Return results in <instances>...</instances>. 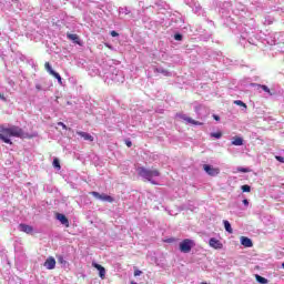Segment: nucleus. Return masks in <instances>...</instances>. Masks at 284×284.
<instances>
[{
  "instance_id": "nucleus-5",
  "label": "nucleus",
  "mask_w": 284,
  "mask_h": 284,
  "mask_svg": "<svg viewBox=\"0 0 284 284\" xmlns=\"http://www.w3.org/2000/svg\"><path fill=\"white\" fill-rule=\"evenodd\" d=\"M203 170L204 172H206V174H209V176H219V174H221V169L214 168L209 164H204Z\"/></svg>"
},
{
  "instance_id": "nucleus-35",
  "label": "nucleus",
  "mask_w": 284,
  "mask_h": 284,
  "mask_svg": "<svg viewBox=\"0 0 284 284\" xmlns=\"http://www.w3.org/2000/svg\"><path fill=\"white\" fill-rule=\"evenodd\" d=\"M164 73V77H170V72L168 71H162Z\"/></svg>"
},
{
  "instance_id": "nucleus-20",
  "label": "nucleus",
  "mask_w": 284,
  "mask_h": 284,
  "mask_svg": "<svg viewBox=\"0 0 284 284\" xmlns=\"http://www.w3.org/2000/svg\"><path fill=\"white\" fill-rule=\"evenodd\" d=\"M260 88L264 91L267 92V94H270V97H272L274 93H272V91L270 90V88L265 84L260 85Z\"/></svg>"
},
{
  "instance_id": "nucleus-32",
  "label": "nucleus",
  "mask_w": 284,
  "mask_h": 284,
  "mask_svg": "<svg viewBox=\"0 0 284 284\" xmlns=\"http://www.w3.org/2000/svg\"><path fill=\"white\" fill-rule=\"evenodd\" d=\"M0 99H1V101H8L7 99H6V95H3V93H0Z\"/></svg>"
},
{
  "instance_id": "nucleus-26",
  "label": "nucleus",
  "mask_w": 284,
  "mask_h": 284,
  "mask_svg": "<svg viewBox=\"0 0 284 284\" xmlns=\"http://www.w3.org/2000/svg\"><path fill=\"white\" fill-rule=\"evenodd\" d=\"M58 125H60V128H62V130H68V125H65V123H63V122H58Z\"/></svg>"
},
{
  "instance_id": "nucleus-38",
  "label": "nucleus",
  "mask_w": 284,
  "mask_h": 284,
  "mask_svg": "<svg viewBox=\"0 0 284 284\" xmlns=\"http://www.w3.org/2000/svg\"><path fill=\"white\" fill-rule=\"evenodd\" d=\"M282 267H283V270H284V262L282 263Z\"/></svg>"
},
{
  "instance_id": "nucleus-4",
  "label": "nucleus",
  "mask_w": 284,
  "mask_h": 284,
  "mask_svg": "<svg viewBox=\"0 0 284 284\" xmlns=\"http://www.w3.org/2000/svg\"><path fill=\"white\" fill-rule=\"evenodd\" d=\"M91 196H94V199H99L100 201H104L106 203H114V197L108 195V194H101L97 191L90 192Z\"/></svg>"
},
{
  "instance_id": "nucleus-37",
  "label": "nucleus",
  "mask_w": 284,
  "mask_h": 284,
  "mask_svg": "<svg viewBox=\"0 0 284 284\" xmlns=\"http://www.w3.org/2000/svg\"><path fill=\"white\" fill-rule=\"evenodd\" d=\"M60 263H63V257H59Z\"/></svg>"
},
{
  "instance_id": "nucleus-1",
  "label": "nucleus",
  "mask_w": 284,
  "mask_h": 284,
  "mask_svg": "<svg viewBox=\"0 0 284 284\" xmlns=\"http://www.w3.org/2000/svg\"><path fill=\"white\" fill-rule=\"evenodd\" d=\"M10 136H16V139H23V129L17 125L10 128L0 125V141H2L3 143H8L9 145H12V140H10Z\"/></svg>"
},
{
  "instance_id": "nucleus-33",
  "label": "nucleus",
  "mask_w": 284,
  "mask_h": 284,
  "mask_svg": "<svg viewBox=\"0 0 284 284\" xmlns=\"http://www.w3.org/2000/svg\"><path fill=\"white\" fill-rule=\"evenodd\" d=\"M36 89H37L38 91L43 90V88L41 87V84H36Z\"/></svg>"
},
{
  "instance_id": "nucleus-39",
  "label": "nucleus",
  "mask_w": 284,
  "mask_h": 284,
  "mask_svg": "<svg viewBox=\"0 0 284 284\" xmlns=\"http://www.w3.org/2000/svg\"><path fill=\"white\" fill-rule=\"evenodd\" d=\"M201 284H207V282H202Z\"/></svg>"
},
{
  "instance_id": "nucleus-11",
  "label": "nucleus",
  "mask_w": 284,
  "mask_h": 284,
  "mask_svg": "<svg viewBox=\"0 0 284 284\" xmlns=\"http://www.w3.org/2000/svg\"><path fill=\"white\" fill-rule=\"evenodd\" d=\"M67 38L73 41V43H77V45H81V39L77 33H67Z\"/></svg>"
},
{
  "instance_id": "nucleus-21",
  "label": "nucleus",
  "mask_w": 284,
  "mask_h": 284,
  "mask_svg": "<svg viewBox=\"0 0 284 284\" xmlns=\"http://www.w3.org/2000/svg\"><path fill=\"white\" fill-rule=\"evenodd\" d=\"M242 192H252V186L244 184L241 186Z\"/></svg>"
},
{
  "instance_id": "nucleus-8",
  "label": "nucleus",
  "mask_w": 284,
  "mask_h": 284,
  "mask_svg": "<svg viewBox=\"0 0 284 284\" xmlns=\"http://www.w3.org/2000/svg\"><path fill=\"white\" fill-rule=\"evenodd\" d=\"M210 247H213V250H223V243H221L215 237H211L209 241Z\"/></svg>"
},
{
  "instance_id": "nucleus-14",
  "label": "nucleus",
  "mask_w": 284,
  "mask_h": 284,
  "mask_svg": "<svg viewBox=\"0 0 284 284\" xmlns=\"http://www.w3.org/2000/svg\"><path fill=\"white\" fill-rule=\"evenodd\" d=\"M19 227L20 231L24 232L26 234H32V232H34V229L28 224H20Z\"/></svg>"
},
{
  "instance_id": "nucleus-12",
  "label": "nucleus",
  "mask_w": 284,
  "mask_h": 284,
  "mask_svg": "<svg viewBox=\"0 0 284 284\" xmlns=\"http://www.w3.org/2000/svg\"><path fill=\"white\" fill-rule=\"evenodd\" d=\"M57 219H58V221H60V223H62V225H65L67 227L70 226V221L68 220V217L64 214L58 213Z\"/></svg>"
},
{
  "instance_id": "nucleus-36",
  "label": "nucleus",
  "mask_w": 284,
  "mask_h": 284,
  "mask_svg": "<svg viewBox=\"0 0 284 284\" xmlns=\"http://www.w3.org/2000/svg\"><path fill=\"white\" fill-rule=\"evenodd\" d=\"M244 205H250V202L247 200H243Z\"/></svg>"
},
{
  "instance_id": "nucleus-34",
  "label": "nucleus",
  "mask_w": 284,
  "mask_h": 284,
  "mask_svg": "<svg viewBox=\"0 0 284 284\" xmlns=\"http://www.w3.org/2000/svg\"><path fill=\"white\" fill-rule=\"evenodd\" d=\"M213 119H215V121H221V118L219 115H213Z\"/></svg>"
},
{
  "instance_id": "nucleus-23",
  "label": "nucleus",
  "mask_w": 284,
  "mask_h": 284,
  "mask_svg": "<svg viewBox=\"0 0 284 284\" xmlns=\"http://www.w3.org/2000/svg\"><path fill=\"white\" fill-rule=\"evenodd\" d=\"M53 168L61 170V163L59 162V159H57V158L53 160Z\"/></svg>"
},
{
  "instance_id": "nucleus-22",
  "label": "nucleus",
  "mask_w": 284,
  "mask_h": 284,
  "mask_svg": "<svg viewBox=\"0 0 284 284\" xmlns=\"http://www.w3.org/2000/svg\"><path fill=\"white\" fill-rule=\"evenodd\" d=\"M235 105H240L241 108H247V104H245V102L241 101V100H235L234 101Z\"/></svg>"
},
{
  "instance_id": "nucleus-15",
  "label": "nucleus",
  "mask_w": 284,
  "mask_h": 284,
  "mask_svg": "<svg viewBox=\"0 0 284 284\" xmlns=\"http://www.w3.org/2000/svg\"><path fill=\"white\" fill-rule=\"evenodd\" d=\"M183 120L186 121V123H192V125H203L201 122L193 120L192 118L183 116Z\"/></svg>"
},
{
  "instance_id": "nucleus-17",
  "label": "nucleus",
  "mask_w": 284,
  "mask_h": 284,
  "mask_svg": "<svg viewBox=\"0 0 284 284\" xmlns=\"http://www.w3.org/2000/svg\"><path fill=\"white\" fill-rule=\"evenodd\" d=\"M232 145H243V138L234 136L232 141Z\"/></svg>"
},
{
  "instance_id": "nucleus-10",
  "label": "nucleus",
  "mask_w": 284,
  "mask_h": 284,
  "mask_svg": "<svg viewBox=\"0 0 284 284\" xmlns=\"http://www.w3.org/2000/svg\"><path fill=\"white\" fill-rule=\"evenodd\" d=\"M77 134L79 136H81L82 139H84V141H90L91 143L94 141V136H92L90 133L88 132H83V131H77Z\"/></svg>"
},
{
  "instance_id": "nucleus-9",
  "label": "nucleus",
  "mask_w": 284,
  "mask_h": 284,
  "mask_svg": "<svg viewBox=\"0 0 284 284\" xmlns=\"http://www.w3.org/2000/svg\"><path fill=\"white\" fill-rule=\"evenodd\" d=\"M44 267H47V270H54V267H57V260L52 256L48 257L44 262Z\"/></svg>"
},
{
  "instance_id": "nucleus-24",
  "label": "nucleus",
  "mask_w": 284,
  "mask_h": 284,
  "mask_svg": "<svg viewBox=\"0 0 284 284\" xmlns=\"http://www.w3.org/2000/svg\"><path fill=\"white\" fill-rule=\"evenodd\" d=\"M211 136H212L213 139H221V136H223V133H222V132L211 133Z\"/></svg>"
},
{
  "instance_id": "nucleus-29",
  "label": "nucleus",
  "mask_w": 284,
  "mask_h": 284,
  "mask_svg": "<svg viewBox=\"0 0 284 284\" xmlns=\"http://www.w3.org/2000/svg\"><path fill=\"white\" fill-rule=\"evenodd\" d=\"M141 274H143L142 271H139V270H135V271H134V276H141Z\"/></svg>"
},
{
  "instance_id": "nucleus-28",
  "label": "nucleus",
  "mask_w": 284,
  "mask_h": 284,
  "mask_svg": "<svg viewBox=\"0 0 284 284\" xmlns=\"http://www.w3.org/2000/svg\"><path fill=\"white\" fill-rule=\"evenodd\" d=\"M176 240L174 237L164 240V243H174Z\"/></svg>"
},
{
  "instance_id": "nucleus-16",
  "label": "nucleus",
  "mask_w": 284,
  "mask_h": 284,
  "mask_svg": "<svg viewBox=\"0 0 284 284\" xmlns=\"http://www.w3.org/2000/svg\"><path fill=\"white\" fill-rule=\"evenodd\" d=\"M225 230L229 232V234H233L234 230H232V224H230V221L224 220L223 221Z\"/></svg>"
},
{
  "instance_id": "nucleus-6",
  "label": "nucleus",
  "mask_w": 284,
  "mask_h": 284,
  "mask_svg": "<svg viewBox=\"0 0 284 284\" xmlns=\"http://www.w3.org/2000/svg\"><path fill=\"white\" fill-rule=\"evenodd\" d=\"M44 68H45L47 72H49V74H51V77H54V79L58 80V83H60V85L63 84V80L61 79V74H59V73H57L55 71L52 70V65H50V62H45Z\"/></svg>"
},
{
  "instance_id": "nucleus-31",
  "label": "nucleus",
  "mask_w": 284,
  "mask_h": 284,
  "mask_svg": "<svg viewBox=\"0 0 284 284\" xmlns=\"http://www.w3.org/2000/svg\"><path fill=\"white\" fill-rule=\"evenodd\" d=\"M110 34H111V37H119V32H116V31H111Z\"/></svg>"
},
{
  "instance_id": "nucleus-30",
  "label": "nucleus",
  "mask_w": 284,
  "mask_h": 284,
  "mask_svg": "<svg viewBox=\"0 0 284 284\" xmlns=\"http://www.w3.org/2000/svg\"><path fill=\"white\" fill-rule=\"evenodd\" d=\"M125 145H126L128 148H132V141L125 140Z\"/></svg>"
},
{
  "instance_id": "nucleus-2",
  "label": "nucleus",
  "mask_w": 284,
  "mask_h": 284,
  "mask_svg": "<svg viewBox=\"0 0 284 284\" xmlns=\"http://www.w3.org/2000/svg\"><path fill=\"white\" fill-rule=\"evenodd\" d=\"M138 174L139 176H142V179H145L146 181H149L150 183H152V185H159V183L154 182L152 179H154V176H161V171H159V169H145L143 166L138 169Z\"/></svg>"
},
{
  "instance_id": "nucleus-40",
  "label": "nucleus",
  "mask_w": 284,
  "mask_h": 284,
  "mask_svg": "<svg viewBox=\"0 0 284 284\" xmlns=\"http://www.w3.org/2000/svg\"><path fill=\"white\" fill-rule=\"evenodd\" d=\"M12 1H17V0H12Z\"/></svg>"
},
{
  "instance_id": "nucleus-18",
  "label": "nucleus",
  "mask_w": 284,
  "mask_h": 284,
  "mask_svg": "<svg viewBox=\"0 0 284 284\" xmlns=\"http://www.w3.org/2000/svg\"><path fill=\"white\" fill-rule=\"evenodd\" d=\"M255 278H256L257 283L267 284V278H265L261 275H255Z\"/></svg>"
},
{
  "instance_id": "nucleus-27",
  "label": "nucleus",
  "mask_w": 284,
  "mask_h": 284,
  "mask_svg": "<svg viewBox=\"0 0 284 284\" xmlns=\"http://www.w3.org/2000/svg\"><path fill=\"white\" fill-rule=\"evenodd\" d=\"M276 161H278L280 163H284V158L281 155H275Z\"/></svg>"
},
{
  "instance_id": "nucleus-19",
  "label": "nucleus",
  "mask_w": 284,
  "mask_h": 284,
  "mask_svg": "<svg viewBox=\"0 0 284 284\" xmlns=\"http://www.w3.org/2000/svg\"><path fill=\"white\" fill-rule=\"evenodd\" d=\"M236 172H242L244 174H247V173L252 172V170H250V168L240 166V168L236 169Z\"/></svg>"
},
{
  "instance_id": "nucleus-3",
  "label": "nucleus",
  "mask_w": 284,
  "mask_h": 284,
  "mask_svg": "<svg viewBox=\"0 0 284 284\" xmlns=\"http://www.w3.org/2000/svg\"><path fill=\"white\" fill-rule=\"evenodd\" d=\"M194 241L190 239H185L180 243V252L183 254H190L192 252V247H194Z\"/></svg>"
},
{
  "instance_id": "nucleus-13",
  "label": "nucleus",
  "mask_w": 284,
  "mask_h": 284,
  "mask_svg": "<svg viewBox=\"0 0 284 284\" xmlns=\"http://www.w3.org/2000/svg\"><path fill=\"white\" fill-rule=\"evenodd\" d=\"M241 245H243L244 247H253L254 243L252 242V240L250 237L242 236Z\"/></svg>"
},
{
  "instance_id": "nucleus-25",
  "label": "nucleus",
  "mask_w": 284,
  "mask_h": 284,
  "mask_svg": "<svg viewBox=\"0 0 284 284\" xmlns=\"http://www.w3.org/2000/svg\"><path fill=\"white\" fill-rule=\"evenodd\" d=\"M175 41H183V36L181 33H176L174 36Z\"/></svg>"
},
{
  "instance_id": "nucleus-7",
  "label": "nucleus",
  "mask_w": 284,
  "mask_h": 284,
  "mask_svg": "<svg viewBox=\"0 0 284 284\" xmlns=\"http://www.w3.org/2000/svg\"><path fill=\"white\" fill-rule=\"evenodd\" d=\"M92 267L98 270L100 278L102 281H104V278H105V267H103L101 264H99L97 262H92Z\"/></svg>"
}]
</instances>
